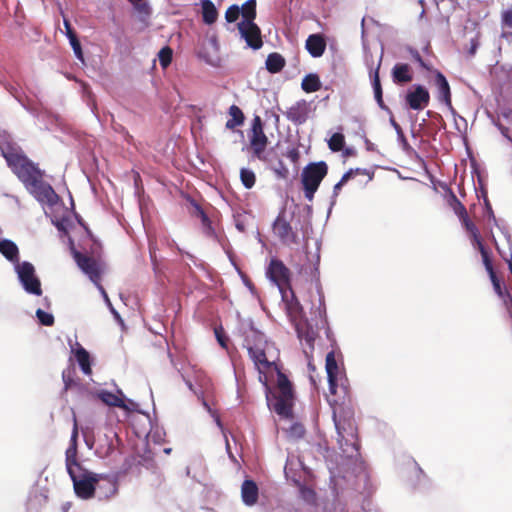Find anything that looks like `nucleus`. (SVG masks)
Instances as JSON below:
<instances>
[{
	"mask_svg": "<svg viewBox=\"0 0 512 512\" xmlns=\"http://www.w3.org/2000/svg\"><path fill=\"white\" fill-rule=\"evenodd\" d=\"M310 112V103L305 99H300L282 113L294 125L300 126L308 120Z\"/></svg>",
	"mask_w": 512,
	"mask_h": 512,
	"instance_id": "nucleus-15",
	"label": "nucleus"
},
{
	"mask_svg": "<svg viewBox=\"0 0 512 512\" xmlns=\"http://www.w3.org/2000/svg\"><path fill=\"white\" fill-rule=\"evenodd\" d=\"M96 396L99 400H101L107 406L127 409V406H126L123 398L117 394L110 392V391L101 390L97 393Z\"/></svg>",
	"mask_w": 512,
	"mask_h": 512,
	"instance_id": "nucleus-24",
	"label": "nucleus"
},
{
	"mask_svg": "<svg viewBox=\"0 0 512 512\" xmlns=\"http://www.w3.org/2000/svg\"><path fill=\"white\" fill-rule=\"evenodd\" d=\"M237 27L249 47L254 50H258L262 47L263 41L261 37V30L255 22L238 23Z\"/></svg>",
	"mask_w": 512,
	"mask_h": 512,
	"instance_id": "nucleus-17",
	"label": "nucleus"
},
{
	"mask_svg": "<svg viewBox=\"0 0 512 512\" xmlns=\"http://www.w3.org/2000/svg\"><path fill=\"white\" fill-rule=\"evenodd\" d=\"M392 79L396 84L411 82L413 79L411 68L408 64L397 63L392 69Z\"/></svg>",
	"mask_w": 512,
	"mask_h": 512,
	"instance_id": "nucleus-21",
	"label": "nucleus"
},
{
	"mask_svg": "<svg viewBox=\"0 0 512 512\" xmlns=\"http://www.w3.org/2000/svg\"><path fill=\"white\" fill-rule=\"evenodd\" d=\"M285 64L284 57L279 53L274 52L267 56L266 69L272 74L279 73L285 67Z\"/></svg>",
	"mask_w": 512,
	"mask_h": 512,
	"instance_id": "nucleus-27",
	"label": "nucleus"
},
{
	"mask_svg": "<svg viewBox=\"0 0 512 512\" xmlns=\"http://www.w3.org/2000/svg\"><path fill=\"white\" fill-rule=\"evenodd\" d=\"M229 115L231 116V118L226 122L227 129H234L235 127L243 124L245 119L244 114L238 106H230Z\"/></svg>",
	"mask_w": 512,
	"mask_h": 512,
	"instance_id": "nucleus-33",
	"label": "nucleus"
},
{
	"mask_svg": "<svg viewBox=\"0 0 512 512\" xmlns=\"http://www.w3.org/2000/svg\"><path fill=\"white\" fill-rule=\"evenodd\" d=\"M357 174H368V173L365 170L362 171L359 168H357L355 170L350 169L349 171H347L346 173L343 174V176L340 179V182L343 185H345L351 178H353Z\"/></svg>",
	"mask_w": 512,
	"mask_h": 512,
	"instance_id": "nucleus-49",
	"label": "nucleus"
},
{
	"mask_svg": "<svg viewBox=\"0 0 512 512\" xmlns=\"http://www.w3.org/2000/svg\"><path fill=\"white\" fill-rule=\"evenodd\" d=\"M241 496L247 506H253L258 501L259 489L253 480H245L241 486Z\"/></svg>",
	"mask_w": 512,
	"mask_h": 512,
	"instance_id": "nucleus-20",
	"label": "nucleus"
},
{
	"mask_svg": "<svg viewBox=\"0 0 512 512\" xmlns=\"http://www.w3.org/2000/svg\"><path fill=\"white\" fill-rule=\"evenodd\" d=\"M344 145L345 138L341 133H334L328 141V146L333 152L341 151L344 148Z\"/></svg>",
	"mask_w": 512,
	"mask_h": 512,
	"instance_id": "nucleus-39",
	"label": "nucleus"
},
{
	"mask_svg": "<svg viewBox=\"0 0 512 512\" xmlns=\"http://www.w3.org/2000/svg\"><path fill=\"white\" fill-rule=\"evenodd\" d=\"M293 215L283 208L272 224V232L286 246L298 245L300 238L296 226L292 225Z\"/></svg>",
	"mask_w": 512,
	"mask_h": 512,
	"instance_id": "nucleus-7",
	"label": "nucleus"
},
{
	"mask_svg": "<svg viewBox=\"0 0 512 512\" xmlns=\"http://www.w3.org/2000/svg\"><path fill=\"white\" fill-rule=\"evenodd\" d=\"M501 24L503 28L512 29V8L503 10L501 13Z\"/></svg>",
	"mask_w": 512,
	"mask_h": 512,
	"instance_id": "nucleus-45",
	"label": "nucleus"
},
{
	"mask_svg": "<svg viewBox=\"0 0 512 512\" xmlns=\"http://www.w3.org/2000/svg\"><path fill=\"white\" fill-rule=\"evenodd\" d=\"M36 316L42 325L52 326L54 324V316L42 309L36 311Z\"/></svg>",
	"mask_w": 512,
	"mask_h": 512,
	"instance_id": "nucleus-43",
	"label": "nucleus"
},
{
	"mask_svg": "<svg viewBox=\"0 0 512 512\" xmlns=\"http://www.w3.org/2000/svg\"><path fill=\"white\" fill-rule=\"evenodd\" d=\"M381 61L378 63V66L374 72V76L372 79V85L374 89L375 99L377 103L383 107V98H382V87L380 83V77H379V69H380Z\"/></svg>",
	"mask_w": 512,
	"mask_h": 512,
	"instance_id": "nucleus-37",
	"label": "nucleus"
},
{
	"mask_svg": "<svg viewBox=\"0 0 512 512\" xmlns=\"http://www.w3.org/2000/svg\"><path fill=\"white\" fill-rule=\"evenodd\" d=\"M27 189L41 203L54 205L58 201V195L49 183L43 181V178H38Z\"/></svg>",
	"mask_w": 512,
	"mask_h": 512,
	"instance_id": "nucleus-14",
	"label": "nucleus"
},
{
	"mask_svg": "<svg viewBox=\"0 0 512 512\" xmlns=\"http://www.w3.org/2000/svg\"><path fill=\"white\" fill-rule=\"evenodd\" d=\"M305 47L312 57L318 58L324 54L326 42L322 35L311 34L306 40Z\"/></svg>",
	"mask_w": 512,
	"mask_h": 512,
	"instance_id": "nucleus-19",
	"label": "nucleus"
},
{
	"mask_svg": "<svg viewBox=\"0 0 512 512\" xmlns=\"http://www.w3.org/2000/svg\"><path fill=\"white\" fill-rule=\"evenodd\" d=\"M301 88L306 93H313L321 89V81L317 74L306 75L301 83Z\"/></svg>",
	"mask_w": 512,
	"mask_h": 512,
	"instance_id": "nucleus-31",
	"label": "nucleus"
},
{
	"mask_svg": "<svg viewBox=\"0 0 512 512\" xmlns=\"http://www.w3.org/2000/svg\"><path fill=\"white\" fill-rule=\"evenodd\" d=\"M15 268L19 281L23 285L25 291L36 296H41V282L35 274L34 266L30 262L24 261L22 263H18Z\"/></svg>",
	"mask_w": 512,
	"mask_h": 512,
	"instance_id": "nucleus-9",
	"label": "nucleus"
},
{
	"mask_svg": "<svg viewBox=\"0 0 512 512\" xmlns=\"http://www.w3.org/2000/svg\"><path fill=\"white\" fill-rule=\"evenodd\" d=\"M2 155L8 167L26 188H29L38 178H43L44 172L41 171L37 164L33 163L20 148L9 146L7 149L2 150Z\"/></svg>",
	"mask_w": 512,
	"mask_h": 512,
	"instance_id": "nucleus-3",
	"label": "nucleus"
},
{
	"mask_svg": "<svg viewBox=\"0 0 512 512\" xmlns=\"http://www.w3.org/2000/svg\"><path fill=\"white\" fill-rule=\"evenodd\" d=\"M194 206L196 209L197 216H199L201 219L204 233L209 237H214L215 229L212 226L211 220L198 204L195 203Z\"/></svg>",
	"mask_w": 512,
	"mask_h": 512,
	"instance_id": "nucleus-34",
	"label": "nucleus"
},
{
	"mask_svg": "<svg viewBox=\"0 0 512 512\" xmlns=\"http://www.w3.org/2000/svg\"><path fill=\"white\" fill-rule=\"evenodd\" d=\"M215 336L217 338V341L218 343L220 344V346L222 348H225L227 349V346H228V337L225 335L224 331H223V328L222 327H218V328H215Z\"/></svg>",
	"mask_w": 512,
	"mask_h": 512,
	"instance_id": "nucleus-48",
	"label": "nucleus"
},
{
	"mask_svg": "<svg viewBox=\"0 0 512 512\" xmlns=\"http://www.w3.org/2000/svg\"><path fill=\"white\" fill-rule=\"evenodd\" d=\"M507 131H508V129H507V128H503V129H502V133H503V135H505L506 137H508V136H507V134H506V132H507Z\"/></svg>",
	"mask_w": 512,
	"mask_h": 512,
	"instance_id": "nucleus-58",
	"label": "nucleus"
},
{
	"mask_svg": "<svg viewBox=\"0 0 512 512\" xmlns=\"http://www.w3.org/2000/svg\"><path fill=\"white\" fill-rule=\"evenodd\" d=\"M240 179H241L243 186L246 189H251L255 185V182H256L255 173L252 170L247 169V168H242L240 170Z\"/></svg>",
	"mask_w": 512,
	"mask_h": 512,
	"instance_id": "nucleus-38",
	"label": "nucleus"
},
{
	"mask_svg": "<svg viewBox=\"0 0 512 512\" xmlns=\"http://www.w3.org/2000/svg\"><path fill=\"white\" fill-rule=\"evenodd\" d=\"M476 246H477V248H478V250H479V252L481 254L483 264H484L485 269L488 272L489 276H491L493 274H496L495 271H494L493 265H492V261H491V258H490L489 251L484 246L482 241H478V243H476Z\"/></svg>",
	"mask_w": 512,
	"mask_h": 512,
	"instance_id": "nucleus-35",
	"label": "nucleus"
},
{
	"mask_svg": "<svg viewBox=\"0 0 512 512\" xmlns=\"http://www.w3.org/2000/svg\"><path fill=\"white\" fill-rule=\"evenodd\" d=\"M65 456L68 473L69 471L82 470V466L77 460V446L70 445L65 452Z\"/></svg>",
	"mask_w": 512,
	"mask_h": 512,
	"instance_id": "nucleus-32",
	"label": "nucleus"
},
{
	"mask_svg": "<svg viewBox=\"0 0 512 512\" xmlns=\"http://www.w3.org/2000/svg\"><path fill=\"white\" fill-rule=\"evenodd\" d=\"M129 1L134 3V2H141L142 0H129Z\"/></svg>",
	"mask_w": 512,
	"mask_h": 512,
	"instance_id": "nucleus-59",
	"label": "nucleus"
},
{
	"mask_svg": "<svg viewBox=\"0 0 512 512\" xmlns=\"http://www.w3.org/2000/svg\"><path fill=\"white\" fill-rule=\"evenodd\" d=\"M333 420L338 433V442L343 452L349 453V448L358 452L357 426L352 407L344 403H336L333 408Z\"/></svg>",
	"mask_w": 512,
	"mask_h": 512,
	"instance_id": "nucleus-2",
	"label": "nucleus"
},
{
	"mask_svg": "<svg viewBox=\"0 0 512 512\" xmlns=\"http://www.w3.org/2000/svg\"><path fill=\"white\" fill-rule=\"evenodd\" d=\"M435 85L438 89V98L442 101L446 106L452 108V99H451V91L449 83L446 77L438 70H435Z\"/></svg>",
	"mask_w": 512,
	"mask_h": 512,
	"instance_id": "nucleus-18",
	"label": "nucleus"
},
{
	"mask_svg": "<svg viewBox=\"0 0 512 512\" xmlns=\"http://www.w3.org/2000/svg\"><path fill=\"white\" fill-rule=\"evenodd\" d=\"M202 18L203 22L211 25L218 17V11L211 0H202Z\"/></svg>",
	"mask_w": 512,
	"mask_h": 512,
	"instance_id": "nucleus-29",
	"label": "nucleus"
},
{
	"mask_svg": "<svg viewBox=\"0 0 512 512\" xmlns=\"http://www.w3.org/2000/svg\"><path fill=\"white\" fill-rule=\"evenodd\" d=\"M279 291L281 293L282 300L285 302L288 310L297 312L301 309L300 302L298 301L291 285L289 288H283V290Z\"/></svg>",
	"mask_w": 512,
	"mask_h": 512,
	"instance_id": "nucleus-28",
	"label": "nucleus"
},
{
	"mask_svg": "<svg viewBox=\"0 0 512 512\" xmlns=\"http://www.w3.org/2000/svg\"><path fill=\"white\" fill-rule=\"evenodd\" d=\"M268 144V138L264 133L263 123L260 116H255L252 121L250 145L254 156L261 160L266 161L264 151Z\"/></svg>",
	"mask_w": 512,
	"mask_h": 512,
	"instance_id": "nucleus-10",
	"label": "nucleus"
},
{
	"mask_svg": "<svg viewBox=\"0 0 512 512\" xmlns=\"http://www.w3.org/2000/svg\"><path fill=\"white\" fill-rule=\"evenodd\" d=\"M75 358L82 370V372L85 375H91L92 374V368H91V357L89 352L82 347L80 344H77L76 349L74 350Z\"/></svg>",
	"mask_w": 512,
	"mask_h": 512,
	"instance_id": "nucleus-22",
	"label": "nucleus"
},
{
	"mask_svg": "<svg viewBox=\"0 0 512 512\" xmlns=\"http://www.w3.org/2000/svg\"><path fill=\"white\" fill-rule=\"evenodd\" d=\"M300 492H301V496L302 498L309 502V503H314L315 500H316V493L313 489L311 488H308V487H302L300 489Z\"/></svg>",
	"mask_w": 512,
	"mask_h": 512,
	"instance_id": "nucleus-47",
	"label": "nucleus"
},
{
	"mask_svg": "<svg viewBox=\"0 0 512 512\" xmlns=\"http://www.w3.org/2000/svg\"><path fill=\"white\" fill-rule=\"evenodd\" d=\"M106 482H107V484L110 487L111 493L114 494L116 492V490H117L116 485L113 482L109 481V480H106Z\"/></svg>",
	"mask_w": 512,
	"mask_h": 512,
	"instance_id": "nucleus-57",
	"label": "nucleus"
},
{
	"mask_svg": "<svg viewBox=\"0 0 512 512\" xmlns=\"http://www.w3.org/2000/svg\"><path fill=\"white\" fill-rule=\"evenodd\" d=\"M2 155L8 167L26 188H29L38 178H43L44 172L41 171L37 164L33 163L20 148L9 146L7 149L2 150Z\"/></svg>",
	"mask_w": 512,
	"mask_h": 512,
	"instance_id": "nucleus-4",
	"label": "nucleus"
},
{
	"mask_svg": "<svg viewBox=\"0 0 512 512\" xmlns=\"http://www.w3.org/2000/svg\"><path fill=\"white\" fill-rule=\"evenodd\" d=\"M0 252L9 261L19 263V250L17 245L8 239L0 240Z\"/></svg>",
	"mask_w": 512,
	"mask_h": 512,
	"instance_id": "nucleus-23",
	"label": "nucleus"
},
{
	"mask_svg": "<svg viewBox=\"0 0 512 512\" xmlns=\"http://www.w3.org/2000/svg\"><path fill=\"white\" fill-rule=\"evenodd\" d=\"M64 25L66 28V35H67L68 39H70L72 36H77L75 31L71 27V24L69 23V21L64 20Z\"/></svg>",
	"mask_w": 512,
	"mask_h": 512,
	"instance_id": "nucleus-55",
	"label": "nucleus"
},
{
	"mask_svg": "<svg viewBox=\"0 0 512 512\" xmlns=\"http://www.w3.org/2000/svg\"><path fill=\"white\" fill-rule=\"evenodd\" d=\"M257 0H247L241 7H240V14L243 17V20L240 23H250L254 22L257 11Z\"/></svg>",
	"mask_w": 512,
	"mask_h": 512,
	"instance_id": "nucleus-30",
	"label": "nucleus"
},
{
	"mask_svg": "<svg viewBox=\"0 0 512 512\" xmlns=\"http://www.w3.org/2000/svg\"><path fill=\"white\" fill-rule=\"evenodd\" d=\"M296 331L298 338L303 345V352L305 356L310 358L314 351L315 340L318 336L317 331L306 320L297 323Z\"/></svg>",
	"mask_w": 512,
	"mask_h": 512,
	"instance_id": "nucleus-13",
	"label": "nucleus"
},
{
	"mask_svg": "<svg viewBox=\"0 0 512 512\" xmlns=\"http://www.w3.org/2000/svg\"><path fill=\"white\" fill-rule=\"evenodd\" d=\"M62 380L64 383V392L81 386L80 379L76 377V370L73 366H70L63 370Z\"/></svg>",
	"mask_w": 512,
	"mask_h": 512,
	"instance_id": "nucleus-26",
	"label": "nucleus"
},
{
	"mask_svg": "<svg viewBox=\"0 0 512 512\" xmlns=\"http://www.w3.org/2000/svg\"><path fill=\"white\" fill-rule=\"evenodd\" d=\"M450 205L452 206L455 214L459 218L462 216H466V214H468L465 206L459 201V199L453 193H451L450 196Z\"/></svg>",
	"mask_w": 512,
	"mask_h": 512,
	"instance_id": "nucleus-41",
	"label": "nucleus"
},
{
	"mask_svg": "<svg viewBox=\"0 0 512 512\" xmlns=\"http://www.w3.org/2000/svg\"><path fill=\"white\" fill-rule=\"evenodd\" d=\"M288 434L291 438L299 439L305 434V428L300 423H294L288 430Z\"/></svg>",
	"mask_w": 512,
	"mask_h": 512,
	"instance_id": "nucleus-44",
	"label": "nucleus"
},
{
	"mask_svg": "<svg viewBox=\"0 0 512 512\" xmlns=\"http://www.w3.org/2000/svg\"><path fill=\"white\" fill-rule=\"evenodd\" d=\"M343 186L344 185L340 181L334 185V188H333V197L334 198H336L339 195Z\"/></svg>",
	"mask_w": 512,
	"mask_h": 512,
	"instance_id": "nucleus-56",
	"label": "nucleus"
},
{
	"mask_svg": "<svg viewBox=\"0 0 512 512\" xmlns=\"http://www.w3.org/2000/svg\"><path fill=\"white\" fill-rule=\"evenodd\" d=\"M70 44L72 46V49L75 53V56L80 59V60H83V52H82V48H81V44H80V41L78 40V37L77 36H72L70 39Z\"/></svg>",
	"mask_w": 512,
	"mask_h": 512,
	"instance_id": "nucleus-46",
	"label": "nucleus"
},
{
	"mask_svg": "<svg viewBox=\"0 0 512 512\" xmlns=\"http://www.w3.org/2000/svg\"><path fill=\"white\" fill-rule=\"evenodd\" d=\"M286 157L295 165L299 163L300 151L298 148L293 147L286 152Z\"/></svg>",
	"mask_w": 512,
	"mask_h": 512,
	"instance_id": "nucleus-52",
	"label": "nucleus"
},
{
	"mask_svg": "<svg viewBox=\"0 0 512 512\" xmlns=\"http://www.w3.org/2000/svg\"><path fill=\"white\" fill-rule=\"evenodd\" d=\"M412 59L417 62L422 68L430 70V67L425 63L420 53L416 49H409Z\"/></svg>",
	"mask_w": 512,
	"mask_h": 512,
	"instance_id": "nucleus-51",
	"label": "nucleus"
},
{
	"mask_svg": "<svg viewBox=\"0 0 512 512\" xmlns=\"http://www.w3.org/2000/svg\"><path fill=\"white\" fill-rule=\"evenodd\" d=\"M462 225L465 227V229L470 233L474 243H478V241H482L479 230L476 227V225L469 219L468 214L466 216L460 217Z\"/></svg>",
	"mask_w": 512,
	"mask_h": 512,
	"instance_id": "nucleus-36",
	"label": "nucleus"
},
{
	"mask_svg": "<svg viewBox=\"0 0 512 512\" xmlns=\"http://www.w3.org/2000/svg\"><path fill=\"white\" fill-rule=\"evenodd\" d=\"M326 372L328 377V383H329V390L331 394H336L337 389L340 387L344 394L347 393V388L344 385V382L347 381L346 378L342 377L340 369L338 367L335 354L333 351L329 352L326 355Z\"/></svg>",
	"mask_w": 512,
	"mask_h": 512,
	"instance_id": "nucleus-12",
	"label": "nucleus"
},
{
	"mask_svg": "<svg viewBox=\"0 0 512 512\" xmlns=\"http://www.w3.org/2000/svg\"><path fill=\"white\" fill-rule=\"evenodd\" d=\"M327 173L328 165L324 161L312 162L303 168L301 184L304 196L308 201H313L314 195Z\"/></svg>",
	"mask_w": 512,
	"mask_h": 512,
	"instance_id": "nucleus-5",
	"label": "nucleus"
},
{
	"mask_svg": "<svg viewBox=\"0 0 512 512\" xmlns=\"http://www.w3.org/2000/svg\"><path fill=\"white\" fill-rule=\"evenodd\" d=\"M73 257L78 267L89 277V279L99 288L102 294L107 297V294L100 284L101 280V266L99 262L93 257L82 254L79 251L73 250Z\"/></svg>",
	"mask_w": 512,
	"mask_h": 512,
	"instance_id": "nucleus-8",
	"label": "nucleus"
},
{
	"mask_svg": "<svg viewBox=\"0 0 512 512\" xmlns=\"http://www.w3.org/2000/svg\"><path fill=\"white\" fill-rule=\"evenodd\" d=\"M77 438H78V425H77V420L74 417V425H73V430H72V434H71L70 445L77 446Z\"/></svg>",
	"mask_w": 512,
	"mask_h": 512,
	"instance_id": "nucleus-54",
	"label": "nucleus"
},
{
	"mask_svg": "<svg viewBox=\"0 0 512 512\" xmlns=\"http://www.w3.org/2000/svg\"><path fill=\"white\" fill-rule=\"evenodd\" d=\"M249 358L252 360L258 372L259 381L268 387L267 374L275 371L277 374V395L273 405L274 411L285 418L292 416L294 393L292 384L288 377L282 372L278 365V353L272 342H269L265 335L250 327L244 332V344Z\"/></svg>",
	"mask_w": 512,
	"mask_h": 512,
	"instance_id": "nucleus-1",
	"label": "nucleus"
},
{
	"mask_svg": "<svg viewBox=\"0 0 512 512\" xmlns=\"http://www.w3.org/2000/svg\"><path fill=\"white\" fill-rule=\"evenodd\" d=\"M57 227H58V229H62L63 228L62 224H58Z\"/></svg>",
	"mask_w": 512,
	"mask_h": 512,
	"instance_id": "nucleus-60",
	"label": "nucleus"
},
{
	"mask_svg": "<svg viewBox=\"0 0 512 512\" xmlns=\"http://www.w3.org/2000/svg\"><path fill=\"white\" fill-rule=\"evenodd\" d=\"M490 277L495 293L498 295L500 299H502L503 304L508 307L512 305V295L510 292L502 286L500 280L498 279L496 274H493Z\"/></svg>",
	"mask_w": 512,
	"mask_h": 512,
	"instance_id": "nucleus-25",
	"label": "nucleus"
},
{
	"mask_svg": "<svg viewBox=\"0 0 512 512\" xmlns=\"http://www.w3.org/2000/svg\"><path fill=\"white\" fill-rule=\"evenodd\" d=\"M357 174H368V173L365 170L362 171L359 168H357L355 170L350 169L349 171H347L346 173L343 174V176L340 179V182L343 185H345L351 178H353Z\"/></svg>",
	"mask_w": 512,
	"mask_h": 512,
	"instance_id": "nucleus-50",
	"label": "nucleus"
},
{
	"mask_svg": "<svg viewBox=\"0 0 512 512\" xmlns=\"http://www.w3.org/2000/svg\"><path fill=\"white\" fill-rule=\"evenodd\" d=\"M173 50L169 46L163 47L158 53V59L161 67L166 69L172 62Z\"/></svg>",
	"mask_w": 512,
	"mask_h": 512,
	"instance_id": "nucleus-40",
	"label": "nucleus"
},
{
	"mask_svg": "<svg viewBox=\"0 0 512 512\" xmlns=\"http://www.w3.org/2000/svg\"><path fill=\"white\" fill-rule=\"evenodd\" d=\"M73 482L75 494L82 499H90L94 496L96 488H100L102 477L82 467V470L69 471Z\"/></svg>",
	"mask_w": 512,
	"mask_h": 512,
	"instance_id": "nucleus-6",
	"label": "nucleus"
},
{
	"mask_svg": "<svg viewBox=\"0 0 512 512\" xmlns=\"http://www.w3.org/2000/svg\"><path fill=\"white\" fill-rule=\"evenodd\" d=\"M240 16V7L236 4L229 6L225 12V19L228 23H233Z\"/></svg>",
	"mask_w": 512,
	"mask_h": 512,
	"instance_id": "nucleus-42",
	"label": "nucleus"
},
{
	"mask_svg": "<svg viewBox=\"0 0 512 512\" xmlns=\"http://www.w3.org/2000/svg\"><path fill=\"white\" fill-rule=\"evenodd\" d=\"M267 277L279 288H289L291 285V272L289 268L277 258H272L266 270Z\"/></svg>",
	"mask_w": 512,
	"mask_h": 512,
	"instance_id": "nucleus-11",
	"label": "nucleus"
},
{
	"mask_svg": "<svg viewBox=\"0 0 512 512\" xmlns=\"http://www.w3.org/2000/svg\"><path fill=\"white\" fill-rule=\"evenodd\" d=\"M276 174L283 179L289 176V170L282 161H279V167L275 169Z\"/></svg>",
	"mask_w": 512,
	"mask_h": 512,
	"instance_id": "nucleus-53",
	"label": "nucleus"
},
{
	"mask_svg": "<svg viewBox=\"0 0 512 512\" xmlns=\"http://www.w3.org/2000/svg\"><path fill=\"white\" fill-rule=\"evenodd\" d=\"M408 107L412 110H423L429 105V91L422 85H414L405 96Z\"/></svg>",
	"mask_w": 512,
	"mask_h": 512,
	"instance_id": "nucleus-16",
	"label": "nucleus"
}]
</instances>
